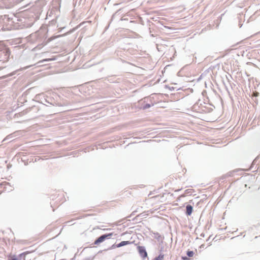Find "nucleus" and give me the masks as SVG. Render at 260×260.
<instances>
[{
    "instance_id": "1",
    "label": "nucleus",
    "mask_w": 260,
    "mask_h": 260,
    "mask_svg": "<svg viewBox=\"0 0 260 260\" xmlns=\"http://www.w3.org/2000/svg\"><path fill=\"white\" fill-rule=\"evenodd\" d=\"M46 30L45 27H41L39 30L35 32L36 42L40 43L34 48V51L41 49L46 45Z\"/></svg>"
},
{
    "instance_id": "2",
    "label": "nucleus",
    "mask_w": 260,
    "mask_h": 260,
    "mask_svg": "<svg viewBox=\"0 0 260 260\" xmlns=\"http://www.w3.org/2000/svg\"><path fill=\"white\" fill-rule=\"evenodd\" d=\"M46 5V0H36L34 5V15L36 20L39 19L40 15L43 11V7Z\"/></svg>"
},
{
    "instance_id": "3",
    "label": "nucleus",
    "mask_w": 260,
    "mask_h": 260,
    "mask_svg": "<svg viewBox=\"0 0 260 260\" xmlns=\"http://www.w3.org/2000/svg\"><path fill=\"white\" fill-rule=\"evenodd\" d=\"M113 233L102 235L96 239L93 243L95 245H99V244L104 242L106 239H110L111 237L113 236Z\"/></svg>"
},
{
    "instance_id": "4",
    "label": "nucleus",
    "mask_w": 260,
    "mask_h": 260,
    "mask_svg": "<svg viewBox=\"0 0 260 260\" xmlns=\"http://www.w3.org/2000/svg\"><path fill=\"white\" fill-rule=\"evenodd\" d=\"M34 102L41 103L43 105H45L44 102H47V100L45 98V96L43 93H40L37 94L35 96V98H34Z\"/></svg>"
},
{
    "instance_id": "5",
    "label": "nucleus",
    "mask_w": 260,
    "mask_h": 260,
    "mask_svg": "<svg viewBox=\"0 0 260 260\" xmlns=\"http://www.w3.org/2000/svg\"><path fill=\"white\" fill-rule=\"evenodd\" d=\"M137 249L138 250V252L140 255V256L143 257V258H145L147 257V252L146 251V248L144 246H138L137 247Z\"/></svg>"
},
{
    "instance_id": "6",
    "label": "nucleus",
    "mask_w": 260,
    "mask_h": 260,
    "mask_svg": "<svg viewBox=\"0 0 260 260\" xmlns=\"http://www.w3.org/2000/svg\"><path fill=\"white\" fill-rule=\"evenodd\" d=\"M50 59H43L42 60H40L35 63H34V75L35 74V72H37L38 71H34V70L35 69H36L38 67H41V66H43V63H44V62H47Z\"/></svg>"
},
{
    "instance_id": "7",
    "label": "nucleus",
    "mask_w": 260,
    "mask_h": 260,
    "mask_svg": "<svg viewBox=\"0 0 260 260\" xmlns=\"http://www.w3.org/2000/svg\"><path fill=\"white\" fill-rule=\"evenodd\" d=\"M131 242L129 241H122L121 242H120V243L117 244H113L111 248H115V247H117V248H119V247H122V246H125V245H128V244H131Z\"/></svg>"
},
{
    "instance_id": "8",
    "label": "nucleus",
    "mask_w": 260,
    "mask_h": 260,
    "mask_svg": "<svg viewBox=\"0 0 260 260\" xmlns=\"http://www.w3.org/2000/svg\"><path fill=\"white\" fill-rule=\"evenodd\" d=\"M193 211V207L191 205L188 204L186 206L185 214L187 216L191 215Z\"/></svg>"
},
{
    "instance_id": "9",
    "label": "nucleus",
    "mask_w": 260,
    "mask_h": 260,
    "mask_svg": "<svg viewBox=\"0 0 260 260\" xmlns=\"http://www.w3.org/2000/svg\"><path fill=\"white\" fill-rule=\"evenodd\" d=\"M87 24H88V25L90 24V22L89 21L83 22L80 23L77 26V28H79V27H82V28L86 27V26H87Z\"/></svg>"
},
{
    "instance_id": "10",
    "label": "nucleus",
    "mask_w": 260,
    "mask_h": 260,
    "mask_svg": "<svg viewBox=\"0 0 260 260\" xmlns=\"http://www.w3.org/2000/svg\"><path fill=\"white\" fill-rule=\"evenodd\" d=\"M152 106H154V104H150L147 103V104H145L144 105H143L142 106L141 108L143 110H146L147 109L150 108Z\"/></svg>"
},
{
    "instance_id": "11",
    "label": "nucleus",
    "mask_w": 260,
    "mask_h": 260,
    "mask_svg": "<svg viewBox=\"0 0 260 260\" xmlns=\"http://www.w3.org/2000/svg\"><path fill=\"white\" fill-rule=\"evenodd\" d=\"M26 113H27V111H23L21 112L15 114L14 115V118H17L19 116L24 115V114H26Z\"/></svg>"
},
{
    "instance_id": "12",
    "label": "nucleus",
    "mask_w": 260,
    "mask_h": 260,
    "mask_svg": "<svg viewBox=\"0 0 260 260\" xmlns=\"http://www.w3.org/2000/svg\"><path fill=\"white\" fill-rule=\"evenodd\" d=\"M164 258V254L160 253L157 256L155 257L153 260H162Z\"/></svg>"
},
{
    "instance_id": "13",
    "label": "nucleus",
    "mask_w": 260,
    "mask_h": 260,
    "mask_svg": "<svg viewBox=\"0 0 260 260\" xmlns=\"http://www.w3.org/2000/svg\"><path fill=\"white\" fill-rule=\"evenodd\" d=\"M258 158V156L256 157L254 160L253 161H252L251 165V167L249 169H252L253 168H254V166L256 164L257 161V159Z\"/></svg>"
},
{
    "instance_id": "14",
    "label": "nucleus",
    "mask_w": 260,
    "mask_h": 260,
    "mask_svg": "<svg viewBox=\"0 0 260 260\" xmlns=\"http://www.w3.org/2000/svg\"><path fill=\"white\" fill-rule=\"evenodd\" d=\"M186 254L187 255L188 257H192L193 254H194V252L193 251H191V250H187V252H186Z\"/></svg>"
},
{
    "instance_id": "15",
    "label": "nucleus",
    "mask_w": 260,
    "mask_h": 260,
    "mask_svg": "<svg viewBox=\"0 0 260 260\" xmlns=\"http://www.w3.org/2000/svg\"><path fill=\"white\" fill-rule=\"evenodd\" d=\"M121 9L118 10L112 16L111 20H113V19L118 15L120 14V11H121Z\"/></svg>"
},
{
    "instance_id": "16",
    "label": "nucleus",
    "mask_w": 260,
    "mask_h": 260,
    "mask_svg": "<svg viewBox=\"0 0 260 260\" xmlns=\"http://www.w3.org/2000/svg\"><path fill=\"white\" fill-rule=\"evenodd\" d=\"M11 20L12 21V23H14L15 22V20L18 21V19H17V18L15 16H14V18H11Z\"/></svg>"
},
{
    "instance_id": "17",
    "label": "nucleus",
    "mask_w": 260,
    "mask_h": 260,
    "mask_svg": "<svg viewBox=\"0 0 260 260\" xmlns=\"http://www.w3.org/2000/svg\"><path fill=\"white\" fill-rule=\"evenodd\" d=\"M181 258H182V259L183 260H187V259H188V257L187 256H182Z\"/></svg>"
},
{
    "instance_id": "18",
    "label": "nucleus",
    "mask_w": 260,
    "mask_h": 260,
    "mask_svg": "<svg viewBox=\"0 0 260 260\" xmlns=\"http://www.w3.org/2000/svg\"><path fill=\"white\" fill-rule=\"evenodd\" d=\"M156 235L158 236L157 237H155V238L157 239V240L159 239V238L160 237V235L158 234V233H157Z\"/></svg>"
},
{
    "instance_id": "19",
    "label": "nucleus",
    "mask_w": 260,
    "mask_h": 260,
    "mask_svg": "<svg viewBox=\"0 0 260 260\" xmlns=\"http://www.w3.org/2000/svg\"><path fill=\"white\" fill-rule=\"evenodd\" d=\"M120 20H121V21H123V20H126V21H127V20H128V19H127V18H121L120 19Z\"/></svg>"
},
{
    "instance_id": "20",
    "label": "nucleus",
    "mask_w": 260,
    "mask_h": 260,
    "mask_svg": "<svg viewBox=\"0 0 260 260\" xmlns=\"http://www.w3.org/2000/svg\"><path fill=\"white\" fill-rule=\"evenodd\" d=\"M33 107H34V111L35 110H36H36H37V109H38V108L37 107V106H36V105H34Z\"/></svg>"
},
{
    "instance_id": "21",
    "label": "nucleus",
    "mask_w": 260,
    "mask_h": 260,
    "mask_svg": "<svg viewBox=\"0 0 260 260\" xmlns=\"http://www.w3.org/2000/svg\"><path fill=\"white\" fill-rule=\"evenodd\" d=\"M258 94H259L258 92L255 91L254 93V96H258Z\"/></svg>"
},
{
    "instance_id": "22",
    "label": "nucleus",
    "mask_w": 260,
    "mask_h": 260,
    "mask_svg": "<svg viewBox=\"0 0 260 260\" xmlns=\"http://www.w3.org/2000/svg\"><path fill=\"white\" fill-rule=\"evenodd\" d=\"M200 248H205V245H204V244H202V245L200 246Z\"/></svg>"
},
{
    "instance_id": "23",
    "label": "nucleus",
    "mask_w": 260,
    "mask_h": 260,
    "mask_svg": "<svg viewBox=\"0 0 260 260\" xmlns=\"http://www.w3.org/2000/svg\"><path fill=\"white\" fill-rule=\"evenodd\" d=\"M31 25H32V23H31H31H29L28 24L27 27H30V26H31Z\"/></svg>"
},
{
    "instance_id": "24",
    "label": "nucleus",
    "mask_w": 260,
    "mask_h": 260,
    "mask_svg": "<svg viewBox=\"0 0 260 260\" xmlns=\"http://www.w3.org/2000/svg\"><path fill=\"white\" fill-rule=\"evenodd\" d=\"M211 237V236H210L209 237V238L206 240V241H209V240H210V239Z\"/></svg>"
},
{
    "instance_id": "25",
    "label": "nucleus",
    "mask_w": 260,
    "mask_h": 260,
    "mask_svg": "<svg viewBox=\"0 0 260 260\" xmlns=\"http://www.w3.org/2000/svg\"><path fill=\"white\" fill-rule=\"evenodd\" d=\"M129 23H135V21H134V20H131L129 21Z\"/></svg>"
},
{
    "instance_id": "26",
    "label": "nucleus",
    "mask_w": 260,
    "mask_h": 260,
    "mask_svg": "<svg viewBox=\"0 0 260 260\" xmlns=\"http://www.w3.org/2000/svg\"><path fill=\"white\" fill-rule=\"evenodd\" d=\"M39 160V159L38 158V156H37V157L35 158V161H36L37 160Z\"/></svg>"
},
{
    "instance_id": "27",
    "label": "nucleus",
    "mask_w": 260,
    "mask_h": 260,
    "mask_svg": "<svg viewBox=\"0 0 260 260\" xmlns=\"http://www.w3.org/2000/svg\"><path fill=\"white\" fill-rule=\"evenodd\" d=\"M242 25V24L241 23H239V27H241Z\"/></svg>"
},
{
    "instance_id": "28",
    "label": "nucleus",
    "mask_w": 260,
    "mask_h": 260,
    "mask_svg": "<svg viewBox=\"0 0 260 260\" xmlns=\"http://www.w3.org/2000/svg\"><path fill=\"white\" fill-rule=\"evenodd\" d=\"M9 260H17L16 258H13L11 259H9Z\"/></svg>"
},
{
    "instance_id": "29",
    "label": "nucleus",
    "mask_w": 260,
    "mask_h": 260,
    "mask_svg": "<svg viewBox=\"0 0 260 260\" xmlns=\"http://www.w3.org/2000/svg\"><path fill=\"white\" fill-rule=\"evenodd\" d=\"M258 168H259V167H258L257 168V169H256V170H253V172L257 171V170L258 169Z\"/></svg>"
},
{
    "instance_id": "30",
    "label": "nucleus",
    "mask_w": 260,
    "mask_h": 260,
    "mask_svg": "<svg viewBox=\"0 0 260 260\" xmlns=\"http://www.w3.org/2000/svg\"><path fill=\"white\" fill-rule=\"evenodd\" d=\"M201 236L204 237L205 236V234L202 233V234H201Z\"/></svg>"
},
{
    "instance_id": "31",
    "label": "nucleus",
    "mask_w": 260,
    "mask_h": 260,
    "mask_svg": "<svg viewBox=\"0 0 260 260\" xmlns=\"http://www.w3.org/2000/svg\"><path fill=\"white\" fill-rule=\"evenodd\" d=\"M185 191H186V193H188L189 192V191H188V190H186Z\"/></svg>"
},
{
    "instance_id": "32",
    "label": "nucleus",
    "mask_w": 260,
    "mask_h": 260,
    "mask_svg": "<svg viewBox=\"0 0 260 260\" xmlns=\"http://www.w3.org/2000/svg\"><path fill=\"white\" fill-rule=\"evenodd\" d=\"M35 77H36V76H34V79H33V81H35Z\"/></svg>"
},
{
    "instance_id": "33",
    "label": "nucleus",
    "mask_w": 260,
    "mask_h": 260,
    "mask_svg": "<svg viewBox=\"0 0 260 260\" xmlns=\"http://www.w3.org/2000/svg\"><path fill=\"white\" fill-rule=\"evenodd\" d=\"M64 27H62V28H61V30H60V31H61L62 29H64Z\"/></svg>"
},
{
    "instance_id": "34",
    "label": "nucleus",
    "mask_w": 260,
    "mask_h": 260,
    "mask_svg": "<svg viewBox=\"0 0 260 260\" xmlns=\"http://www.w3.org/2000/svg\"><path fill=\"white\" fill-rule=\"evenodd\" d=\"M26 13H27V12H25L24 14L25 15H26Z\"/></svg>"
},
{
    "instance_id": "35",
    "label": "nucleus",
    "mask_w": 260,
    "mask_h": 260,
    "mask_svg": "<svg viewBox=\"0 0 260 260\" xmlns=\"http://www.w3.org/2000/svg\"><path fill=\"white\" fill-rule=\"evenodd\" d=\"M34 125H35L34 124V127H33L34 130V129H35V127Z\"/></svg>"
},
{
    "instance_id": "36",
    "label": "nucleus",
    "mask_w": 260,
    "mask_h": 260,
    "mask_svg": "<svg viewBox=\"0 0 260 260\" xmlns=\"http://www.w3.org/2000/svg\"><path fill=\"white\" fill-rule=\"evenodd\" d=\"M257 168V166H255V168H254V169H256Z\"/></svg>"
}]
</instances>
